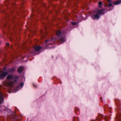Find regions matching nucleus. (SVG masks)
I'll use <instances>...</instances> for the list:
<instances>
[{"mask_svg":"<svg viewBox=\"0 0 121 121\" xmlns=\"http://www.w3.org/2000/svg\"><path fill=\"white\" fill-rule=\"evenodd\" d=\"M19 78V77L18 76H15L14 77L12 75L9 74L6 78L7 80H11L13 79V78L14 79L13 81H9L7 83L8 85L11 87H13L14 85L17 83V80Z\"/></svg>","mask_w":121,"mask_h":121,"instance_id":"obj_1","label":"nucleus"},{"mask_svg":"<svg viewBox=\"0 0 121 121\" xmlns=\"http://www.w3.org/2000/svg\"><path fill=\"white\" fill-rule=\"evenodd\" d=\"M66 33L65 30H63L62 32L59 30L56 31V34L58 36V40L60 43H63L66 41L65 34Z\"/></svg>","mask_w":121,"mask_h":121,"instance_id":"obj_2","label":"nucleus"},{"mask_svg":"<svg viewBox=\"0 0 121 121\" xmlns=\"http://www.w3.org/2000/svg\"><path fill=\"white\" fill-rule=\"evenodd\" d=\"M55 39L52 38L49 39L45 41V43L48 46L49 45L52 44L54 42Z\"/></svg>","mask_w":121,"mask_h":121,"instance_id":"obj_3","label":"nucleus"},{"mask_svg":"<svg viewBox=\"0 0 121 121\" xmlns=\"http://www.w3.org/2000/svg\"><path fill=\"white\" fill-rule=\"evenodd\" d=\"M8 74L7 71L4 72L0 73V79H4Z\"/></svg>","mask_w":121,"mask_h":121,"instance_id":"obj_4","label":"nucleus"},{"mask_svg":"<svg viewBox=\"0 0 121 121\" xmlns=\"http://www.w3.org/2000/svg\"><path fill=\"white\" fill-rule=\"evenodd\" d=\"M105 10V9H103L102 10H101L100 9H98L97 10V12L98 14L99 15H104L105 14V13L107 12V11H106L104 12V11Z\"/></svg>","mask_w":121,"mask_h":121,"instance_id":"obj_5","label":"nucleus"},{"mask_svg":"<svg viewBox=\"0 0 121 121\" xmlns=\"http://www.w3.org/2000/svg\"><path fill=\"white\" fill-rule=\"evenodd\" d=\"M92 18L94 19H98L100 17L99 15L97 13L95 15H92L91 16Z\"/></svg>","mask_w":121,"mask_h":121,"instance_id":"obj_6","label":"nucleus"},{"mask_svg":"<svg viewBox=\"0 0 121 121\" xmlns=\"http://www.w3.org/2000/svg\"><path fill=\"white\" fill-rule=\"evenodd\" d=\"M34 48L36 51H38L40 49H42L41 47L40 46H35L34 47Z\"/></svg>","mask_w":121,"mask_h":121,"instance_id":"obj_7","label":"nucleus"},{"mask_svg":"<svg viewBox=\"0 0 121 121\" xmlns=\"http://www.w3.org/2000/svg\"><path fill=\"white\" fill-rule=\"evenodd\" d=\"M8 70L9 73H13L15 71L16 69L15 68L13 67L9 69Z\"/></svg>","mask_w":121,"mask_h":121,"instance_id":"obj_8","label":"nucleus"},{"mask_svg":"<svg viewBox=\"0 0 121 121\" xmlns=\"http://www.w3.org/2000/svg\"><path fill=\"white\" fill-rule=\"evenodd\" d=\"M23 68L22 66H19L17 70V71L19 73H21L23 71Z\"/></svg>","mask_w":121,"mask_h":121,"instance_id":"obj_9","label":"nucleus"},{"mask_svg":"<svg viewBox=\"0 0 121 121\" xmlns=\"http://www.w3.org/2000/svg\"><path fill=\"white\" fill-rule=\"evenodd\" d=\"M23 82L21 83L17 87V89L18 90L19 89L22 88L23 86Z\"/></svg>","mask_w":121,"mask_h":121,"instance_id":"obj_10","label":"nucleus"},{"mask_svg":"<svg viewBox=\"0 0 121 121\" xmlns=\"http://www.w3.org/2000/svg\"><path fill=\"white\" fill-rule=\"evenodd\" d=\"M112 3H109L108 5L106 4L105 5L106 7L107 8H109L111 7H112L113 8V6L112 5Z\"/></svg>","mask_w":121,"mask_h":121,"instance_id":"obj_11","label":"nucleus"},{"mask_svg":"<svg viewBox=\"0 0 121 121\" xmlns=\"http://www.w3.org/2000/svg\"><path fill=\"white\" fill-rule=\"evenodd\" d=\"M121 2V1L120 0H119L113 2V4L116 5H117L120 4Z\"/></svg>","mask_w":121,"mask_h":121,"instance_id":"obj_12","label":"nucleus"},{"mask_svg":"<svg viewBox=\"0 0 121 121\" xmlns=\"http://www.w3.org/2000/svg\"><path fill=\"white\" fill-rule=\"evenodd\" d=\"M98 4L99 7V8H101L102 4V1H100L98 2Z\"/></svg>","mask_w":121,"mask_h":121,"instance_id":"obj_13","label":"nucleus"},{"mask_svg":"<svg viewBox=\"0 0 121 121\" xmlns=\"http://www.w3.org/2000/svg\"><path fill=\"white\" fill-rule=\"evenodd\" d=\"M113 8H112H112H111L110 7L108 8V9H105V10H107V11H111Z\"/></svg>","mask_w":121,"mask_h":121,"instance_id":"obj_14","label":"nucleus"},{"mask_svg":"<svg viewBox=\"0 0 121 121\" xmlns=\"http://www.w3.org/2000/svg\"><path fill=\"white\" fill-rule=\"evenodd\" d=\"M73 121H79L78 118V117H74L73 118Z\"/></svg>","mask_w":121,"mask_h":121,"instance_id":"obj_15","label":"nucleus"},{"mask_svg":"<svg viewBox=\"0 0 121 121\" xmlns=\"http://www.w3.org/2000/svg\"><path fill=\"white\" fill-rule=\"evenodd\" d=\"M8 2V3H10V4L11 3V5H13V4L12 2V1H11V0H6Z\"/></svg>","mask_w":121,"mask_h":121,"instance_id":"obj_16","label":"nucleus"},{"mask_svg":"<svg viewBox=\"0 0 121 121\" xmlns=\"http://www.w3.org/2000/svg\"><path fill=\"white\" fill-rule=\"evenodd\" d=\"M71 24L73 25H74L77 24V23L74 22H72Z\"/></svg>","mask_w":121,"mask_h":121,"instance_id":"obj_17","label":"nucleus"},{"mask_svg":"<svg viewBox=\"0 0 121 121\" xmlns=\"http://www.w3.org/2000/svg\"><path fill=\"white\" fill-rule=\"evenodd\" d=\"M6 45L7 46H9V45L10 44L8 43H6Z\"/></svg>","mask_w":121,"mask_h":121,"instance_id":"obj_18","label":"nucleus"},{"mask_svg":"<svg viewBox=\"0 0 121 121\" xmlns=\"http://www.w3.org/2000/svg\"><path fill=\"white\" fill-rule=\"evenodd\" d=\"M106 0L108 1L109 3H112V1L111 0Z\"/></svg>","mask_w":121,"mask_h":121,"instance_id":"obj_19","label":"nucleus"},{"mask_svg":"<svg viewBox=\"0 0 121 121\" xmlns=\"http://www.w3.org/2000/svg\"><path fill=\"white\" fill-rule=\"evenodd\" d=\"M6 69V67H4L3 68V71H5V70Z\"/></svg>","mask_w":121,"mask_h":121,"instance_id":"obj_20","label":"nucleus"},{"mask_svg":"<svg viewBox=\"0 0 121 121\" xmlns=\"http://www.w3.org/2000/svg\"><path fill=\"white\" fill-rule=\"evenodd\" d=\"M118 120V121H121V118H118L117 119Z\"/></svg>","mask_w":121,"mask_h":121,"instance_id":"obj_21","label":"nucleus"},{"mask_svg":"<svg viewBox=\"0 0 121 121\" xmlns=\"http://www.w3.org/2000/svg\"><path fill=\"white\" fill-rule=\"evenodd\" d=\"M6 15V17L8 19H9V18H8V16L7 15Z\"/></svg>","mask_w":121,"mask_h":121,"instance_id":"obj_22","label":"nucleus"},{"mask_svg":"<svg viewBox=\"0 0 121 121\" xmlns=\"http://www.w3.org/2000/svg\"><path fill=\"white\" fill-rule=\"evenodd\" d=\"M33 85L35 87H36V86L35 85H34V84H33Z\"/></svg>","mask_w":121,"mask_h":121,"instance_id":"obj_23","label":"nucleus"},{"mask_svg":"<svg viewBox=\"0 0 121 121\" xmlns=\"http://www.w3.org/2000/svg\"><path fill=\"white\" fill-rule=\"evenodd\" d=\"M10 15L9 14L8 15V16H9V17H10Z\"/></svg>","mask_w":121,"mask_h":121,"instance_id":"obj_24","label":"nucleus"},{"mask_svg":"<svg viewBox=\"0 0 121 121\" xmlns=\"http://www.w3.org/2000/svg\"><path fill=\"white\" fill-rule=\"evenodd\" d=\"M101 98H100V99H101Z\"/></svg>","mask_w":121,"mask_h":121,"instance_id":"obj_25","label":"nucleus"}]
</instances>
